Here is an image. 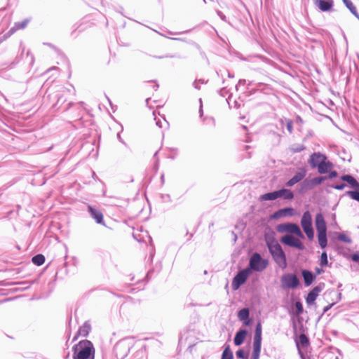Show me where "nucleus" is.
Instances as JSON below:
<instances>
[{
  "label": "nucleus",
  "mask_w": 359,
  "mask_h": 359,
  "mask_svg": "<svg viewBox=\"0 0 359 359\" xmlns=\"http://www.w3.org/2000/svg\"><path fill=\"white\" fill-rule=\"evenodd\" d=\"M72 359H95V348L93 344L83 339L75 344L72 348Z\"/></svg>",
  "instance_id": "nucleus-1"
},
{
  "label": "nucleus",
  "mask_w": 359,
  "mask_h": 359,
  "mask_svg": "<svg viewBox=\"0 0 359 359\" xmlns=\"http://www.w3.org/2000/svg\"><path fill=\"white\" fill-rule=\"evenodd\" d=\"M268 264V259H263L258 252H255L250 257L246 269H249L250 273L252 271L262 272L267 267Z\"/></svg>",
  "instance_id": "nucleus-2"
},
{
  "label": "nucleus",
  "mask_w": 359,
  "mask_h": 359,
  "mask_svg": "<svg viewBox=\"0 0 359 359\" xmlns=\"http://www.w3.org/2000/svg\"><path fill=\"white\" fill-rule=\"evenodd\" d=\"M269 253L275 262L281 268L287 266V257L280 244H276L268 248Z\"/></svg>",
  "instance_id": "nucleus-3"
},
{
  "label": "nucleus",
  "mask_w": 359,
  "mask_h": 359,
  "mask_svg": "<svg viewBox=\"0 0 359 359\" xmlns=\"http://www.w3.org/2000/svg\"><path fill=\"white\" fill-rule=\"evenodd\" d=\"M278 233H289L294 234L298 238H304V235L300 229V227L295 223L285 222L278 224L276 227Z\"/></svg>",
  "instance_id": "nucleus-4"
},
{
  "label": "nucleus",
  "mask_w": 359,
  "mask_h": 359,
  "mask_svg": "<svg viewBox=\"0 0 359 359\" xmlns=\"http://www.w3.org/2000/svg\"><path fill=\"white\" fill-rule=\"evenodd\" d=\"M281 287L283 290L296 289L300 285V280L294 273H287L280 278Z\"/></svg>",
  "instance_id": "nucleus-5"
},
{
  "label": "nucleus",
  "mask_w": 359,
  "mask_h": 359,
  "mask_svg": "<svg viewBox=\"0 0 359 359\" xmlns=\"http://www.w3.org/2000/svg\"><path fill=\"white\" fill-rule=\"evenodd\" d=\"M250 273L248 269H243L237 272L234 276L231 283V287L233 290H238L248 280Z\"/></svg>",
  "instance_id": "nucleus-6"
},
{
  "label": "nucleus",
  "mask_w": 359,
  "mask_h": 359,
  "mask_svg": "<svg viewBox=\"0 0 359 359\" xmlns=\"http://www.w3.org/2000/svg\"><path fill=\"white\" fill-rule=\"evenodd\" d=\"M280 241L287 246L294 248L299 250H303L305 248L304 245L300 240L290 234H285L281 236Z\"/></svg>",
  "instance_id": "nucleus-7"
},
{
  "label": "nucleus",
  "mask_w": 359,
  "mask_h": 359,
  "mask_svg": "<svg viewBox=\"0 0 359 359\" xmlns=\"http://www.w3.org/2000/svg\"><path fill=\"white\" fill-rule=\"evenodd\" d=\"M325 284L323 282L319 283L316 286L313 287L306 297V302L308 305H312L315 303L317 297L322 290L325 288Z\"/></svg>",
  "instance_id": "nucleus-8"
},
{
  "label": "nucleus",
  "mask_w": 359,
  "mask_h": 359,
  "mask_svg": "<svg viewBox=\"0 0 359 359\" xmlns=\"http://www.w3.org/2000/svg\"><path fill=\"white\" fill-rule=\"evenodd\" d=\"M87 212H88L90 217L93 219L97 224L106 226L103 214L98 208L95 206L88 205Z\"/></svg>",
  "instance_id": "nucleus-9"
},
{
  "label": "nucleus",
  "mask_w": 359,
  "mask_h": 359,
  "mask_svg": "<svg viewBox=\"0 0 359 359\" xmlns=\"http://www.w3.org/2000/svg\"><path fill=\"white\" fill-rule=\"evenodd\" d=\"M314 6L322 12H331L333 11V0H312Z\"/></svg>",
  "instance_id": "nucleus-10"
},
{
  "label": "nucleus",
  "mask_w": 359,
  "mask_h": 359,
  "mask_svg": "<svg viewBox=\"0 0 359 359\" xmlns=\"http://www.w3.org/2000/svg\"><path fill=\"white\" fill-rule=\"evenodd\" d=\"M30 20L28 18L24 19L21 22H16L14 23V25L8 31L7 33L4 34V39H7L11 35H13L15 32L20 29H25L27 25L29 24Z\"/></svg>",
  "instance_id": "nucleus-11"
},
{
  "label": "nucleus",
  "mask_w": 359,
  "mask_h": 359,
  "mask_svg": "<svg viewBox=\"0 0 359 359\" xmlns=\"http://www.w3.org/2000/svg\"><path fill=\"white\" fill-rule=\"evenodd\" d=\"M294 215V209L291 207H286L275 211L271 215V219H278L281 217H292Z\"/></svg>",
  "instance_id": "nucleus-12"
},
{
  "label": "nucleus",
  "mask_w": 359,
  "mask_h": 359,
  "mask_svg": "<svg viewBox=\"0 0 359 359\" xmlns=\"http://www.w3.org/2000/svg\"><path fill=\"white\" fill-rule=\"evenodd\" d=\"M327 160V156L325 154L319 152H314L310 156L309 163L313 168H317L321 163V161Z\"/></svg>",
  "instance_id": "nucleus-13"
},
{
  "label": "nucleus",
  "mask_w": 359,
  "mask_h": 359,
  "mask_svg": "<svg viewBox=\"0 0 359 359\" xmlns=\"http://www.w3.org/2000/svg\"><path fill=\"white\" fill-rule=\"evenodd\" d=\"M238 319L243 322L244 326H250L252 323V319L250 318V310L248 308H243L238 312Z\"/></svg>",
  "instance_id": "nucleus-14"
},
{
  "label": "nucleus",
  "mask_w": 359,
  "mask_h": 359,
  "mask_svg": "<svg viewBox=\"0 0 359 359\" xmlns=\"http://www.w3.org/2000/svg\"><path fill=\"white\" fill-rule=\"evenodd\" d=\"M300 224L303 231L313 228L312 216L309 210L303 213Z\"/></svg>",
  "instance_id": "nucleus-15"
},
{
  "label": "nucleus",
  "mask_w": 359,
  "mask_h": 359,
  "mask_svg": "<svg viewBox=\"0 0 359 359\" xmlns=\"http://www.w3.org/2000/svg\"><path fill=\"white\" fill-rule=\"evenodd\" d=\"M248 335V331L246 329L240 328L236 332L233 338V344L236 346L242 345L247 336Z\"/></svg>",
  "instance_id": "nucleus-16"
},
{
  "label": "nucleus",
  "mask_w": 359,
  "mask_h": 359,
  "mask_svg": "<svg viewBox=\"0 0 359 359\" xmlns=\"http://www.w3.org/2000/svg\"><path fill=\"white\" fill-rule=\"evenodd\" d=\"M315 225L317 233L327 232V224L322 213H318L315 217Z\"/></svg>",
  "instance_id": "nucleus-17"
},
{
  "label": "nucleus",
  "mask_w": 359,
  "mask_h": 359,
  "mask_svg": "<svg viewBox=\"0 0 359 359\" xmlns=\"http://www.w3.org/2000/svg\"><path fill=\"white\" fill-rule=\"evenodd\" d=\"M301 273L306 287L310 286L316 279V274H314V273L310 270L303 269Z\"/></svg>",
  "instance_id": "nucleus-18"
},
{
  "label": "nucleus",
  "mask_w": 359,
  "mask_h": 359,
  "mask_svg": "<svg viewBox=\"0 0 359 359\" xmlns=\"http://www.w3.org/2000/svg\"><path fill=\"white\" fill-rule=\"evenodd\" d=\"M55 97L57 98V102L53 105V107L57 108V109H61L63 111H67L74 104L72 102H70L67 104V106L63 107V104L66 102V99L63 97V95H60V93H57L55 95Z\"/></svg>",
  "instance_id": "nucleus-19"
},
{
  "label": "nucleus",
  "mask_w": 359,
  "mask_h": 359,
  "mask_svg": "<svg viewBox=\"0 0 359 359\" xmlns=\"http://www.w3.org/2000/svg\"><path fill=\"white\" fill-rule=\"evenodd\" d=\"M341 180L348 183V186L353 189H359V182L351 175L345 174L340 177Z\"/></svg>",
  "instance_id": "nucleus-20"
},
{
  "label": "nucleus",
  "mask_w": 359,
  "mask_h": 359,
  "mask_svg": "<svg viewBox=\"0 0 359 359\" xmlns=\"http://www.w3.org/2000/svg\"><path fill=\"white\" fill-rule=\"evenodd\" d=\"M305 175V171L298 172L295 173V175L286 182V186L288 187L294 186L295 184L302 181L304 178Z\"/></svg>",
  "instance_id": "nucleus-21"
},
{
  "label": "nucleus",
  "mask_w": 359,
  "mask_h": 359,
  "mask_svg": "<svg viewBox=\"0 0 359 359\" xmlns=\"http://www.w3.org/2000/svg\"><path fill=\"white\" fill-rule=\"evenodd\" d=\"M277 193L278 198H282L285 200H292L294 198V196L293 192L290 189L285 188L277 190Z\"/></svg>",
  "instance_id": "nucleus-22"
},
{
  "label": "nucleus",
  "mask_w": 359,
  "mask_h": 359,
  "mask_svg": "<svg viewBox=\"0 0 359 359\" xmlns=\"http://www.w3.org/2000/svg\"><path fill=\"white\" fill-rule=\"evenodd\" d=\"M296 345L298 350L300 349V347H308L310 345L309 337L305 334H301L299 339L296 340Z\"/></svg>",
  "instance_id": "nucleus-23"
},
{
  "label": "nucleus",
  "mask_w": 359,
  "mask_h": 359,
  "mask_svg": "<svg viewBox=\"0 0 359 359\" xmlns=\"http://www.w3.org/2000/svg\"><path fill=\"white\" fill-rule=\"evenodd\" d=\"M333 167V164L332 162L325 160L321 161V163L317 168L318 172L320 174H326L329 172V170Z\"/></svg>",
  "instance_id": "nucleus-24"
},
{
  "label": "nucleus",
  "mask_w": 359,
  "mask_h": 359,
  "mask_svg": "<svg viewBox=\"0 0 359 359\" xmlns=\"http://www.w3.org/2000/svg\"><path fill=\"white\" fill-rule=\"evenodd\" d=\"M262 324L258 322L255 326L253 344H262Z\"/></svg>",
  "instance_id": "nucleus-25"
},
{
  "label": "nucleus",
  "mask_w": 359,
  "mask_h": 359,
  "mask_svg": "<svg viewBox=\"0 0 359 359\" xmlns=\"http://www.w3.org/2000/svg\"><path fill=\"white\" fill-rule=\"evenodd\" d=\"M313 187V184L311 183V180L306 178L300 184L299 192L303 194L306 191L311 190Z\"/></svg>",
  "instance_id": "nucleus-26"
},
{
  "label": "nucleus",
  "mask_w": 359,
  "mask_h": 359,
  "mask_svg": "<svg viewBox=\"0 0 359 359\" xmlns=\"http://www.w3.org/2000/svg\"><path fill=\"white\" fill-rule=\"evenodd\" d=\"M343 2L349 11L359 20V13L355 6L351 0H343Z\"/></svg>",
  "instance_id": "nucleus-27"
},
{
  "label": "nucleus",
  "mask_w": 359,
  "mask_h": 359,
  "mask_svg": "<svg viewBox=\"0 0 359 359\" xmlns=\"http://www.w3.org/2000/svg\"><path fill=\"white\" fill-rule=\"evenodd\" d=\"M276 199H278L277 190L271 192H267L259 196L260 201H274Z\"/></svg>",
  "instance_id": "nucleus-28"
},
{
  "label": "nucleus",
  "mask_w": 359,
  "mask_h": 359,
  "mask_svg": "<svg viewBox=\"0 0 359 359\" xmlns=\"http://www.w3.org/2000/svg\"><path fill=\"white\" fill-rule=\"evenodd\" d=\"M264 240L267 248L273 247L276 244H279L274 236V232H272L271 234L266 233L264 235Z\"/></svg>",
  "instance_id": "nucleus-29"
},
{
  "label": "nucleus",
  "mask_w": 359,
  "mask_h": 359,
  "mask_svg": "<svg viewBox=\"0 0 359 359\" xmlns=\"http://www.w3.org/2000/svg\"><path fill=\"white\" fill-rule=\"evenodd\" d=\"M318 241L320 248L325 249L327 245V232L318 233Z\"/></svg>",
  "instance_id": "nucleus-30"
},
{
  "label": "nucleus",
  "mask_w": 359,
  "mask_h": 359,
  "mask_svg": "<svg viewBox=\"0 0 359 359\" xmlns=\"http://www.w3.org/2000/svg\"><path fill=\"white\" fill-rule=\"evenodd\" d=\"M91 330V327L89 323L85 322L83 325L79 327L77 334L83 337H87Z\"/></svg>",
  "instance_id": "nucleus-31"
},
{
  "label": "nucleus",
  "mask_w": 359,
  "mask_h": 359,
  "mask_svg": "<svg viewBox=\"0 0 359 359\" xmlns=\"http://www.w3.org/2000/svg\"><path fill=\"white\" fill-rule=\"evenodd\" d=\"M124 348V352L123 353L122 356L126 355L129 352V346L126 344V342L125 340H121L118 341L115 346L114 349L116 351H118L121 348Z\"/></svg>",
  "instance_id": "nucleus-32"
},
{
  "label": "nucleus",
  "mask_w": 359,
  "mask_h": 359,
  "mask_svg": "<svg viewBox=\"0 0 359 359\" xmlns=\"http://www.w3.org/2000/svg\"><path fill=\"white\" fill-rule=\"evenodd\" d=\"M262 344H253L251 359H259Z\"/></svg>",
  "instance_id": "nucleus-33"
},
{
  "label": "nucleus",
  "mask_w": 359,
  "mask_h": 359,
  "mask_svg": "<svg viewBox=\"0 0 359 359\" xmlns=\"http://www.w3.org/2000/svg\"><path fill=\"white\" fill-rule=\"evenodd\" d=\"M221 359H233V351H231L229 345L225 346L222 353Z\"/></svg>",
  "instance_id": "nucleus-34"
},
{
  "label": "nucleus",
  "mask_w": 359,
  "mask_h": 359,
  "mask_svg": "<svg viewBox=\"0 0 359 359\" xmlns=\"http://www.w3.org/2000/svg\"><path fill=\"white\" fill-rule=\"evenodd\" d=\"M32 262L36 266H41L45 262V257L42 254H37L32 258Z\"/></svg>",
  "instance_id": "nucleus-35"
},
{
  "label": "nucleus",
  "mask_w": 359,
  "mask_h": 359,
  "mask_svg": "<svg viewBox=\"0 0 359 359\" xmlns=\"http://www.w3.org/2000/svg\"><path fill=\"white\" fill-rule=\"evenodd\" d=\"M320 265L321 267H326L329 265L327 259V254L326 251H323L320 257Z\"/></svg>",
  "instance_id": "nucleus-36"
},
{
  "label": "nucleus",
  "mask_w": 359,
  "mask_h": 359,
  "mask_svg": "<svg viewBox=\"0 0 359 359\" xmlns=\"http://www.w3.org/2000/svg\"><path fill=\"white\" fill-rule=\"evenodd\" d=\"M304 312V308L302 303L300 301H298L294 304V314L299 316L302 314Z\"/></svg>",
  "instance_id": "nucleus-37"
},
{
  "label": "nucleus",
  "mask_w": 359,
  "mask_h": 359,
  "mask_svg": "<svg viewBox=\"0 0 359 359\" xmlns=\"http://www.w3.org/2000/svg\"><path fill=\"white\" fill-rule=\"evenodd\" d=\"M351 198L359 202V189L348 191L346 193Z\"/></svg>",
  "instance_id": "nucleus-38"
},
{
  "label": "nucleus",
  "mask_w": 359,
  "mask_h": 359,
  "mask_svg": "<svg viewBox=\"0 0 359 359\" xmlns=\"http://www.w3.org/2000/svg\"><path fill=\"white\" fill-rule=\"evenodd\" d=\"M325 180H327V177H325L324 176H319V177H316L313 179H311V183L313 184V187H316V186L320 185Z\"/></svg>",
  "instance_id": "nucleus-39"
},
{
  "label": "nucleus",
  "mask_w": 359,
  "mask_h": 359,
  "mask_svg": "<svg viewBox=\"0 0 359 359\" xmlns=\"http://www.w3.org/2000/svg\"><path fill=\"white\" fill-rule=\"evenodd\" d=\"M236 355L239 359H248L249 357V354L245 352L243 348L238 349L236 352Z\"/></svg>",
  "instance_id": "nucleus-40"
},
{
  "label": "nucleus",
  "mask_w": 359,
  "mask_h": 359,
  "mask_svg": "<svg viewBox=\"0 0 359 359\" xmlns=\"http://www.w3.org/2000/svg\"><path fill=\"white\" fill-rule=\"evenodd\" d=\"M337 238L339 241L346 243H351V239L346 236L344 233H339L338 234Z\"/></svg>",
  "instance_id": "nucleus-41"
},
{
  "label": "nucleus",
  "mask_w": 359,
  "mask_h": 359,
  "mask_svg": "<svg viewBox=\"0 0 359 359\" xmlns=\"http://www.w3.org/2000/svg\"><path fill=\"white\" fill-rule=\"evenodd\" d=\"M305 149L303 144H294L290 148L291 151L294 153H299L303 151Z\"/></svg>",
  "instance_id": "nucleus-42"
},
{
  "label": "nucleus",
  "mask_w": 359,
  "mask_h": 359,
  "mask_svg": "<svg viewBox=\"0 0 359 359\" xmlns=\"http://www.w3.org/2000/svg\"><path fill=\"white\" fill-rule=\"evenodd\" d=\"M86 3L91 7H94L98 4H101L104 6V1L103 0H85Z\"/></svg>",
  "instance_id": "nucleus-43"
},
{
  "label": "nucleus",
  "mask_w": 359,
  "mask_h": 359,
  "mask_svg": "<svg viewBox=\"0 0 359 359\" xmlns=\"http://www.w3.org/2000/svg\"><path fill=\"white\" fill-rule=\"evenodd\" d=\"M77 30H79V33L85 30V27H83L82 25H79L76 28H75L71 33V36L73 37H76L78 36Z\"/></svg>",
  "instance_id": "nucleus-44"
},
{
  "label": "nucleus",
  "mask_w": 359,
  "mask_h": 359,
  "mask_svg": "<svg viewBox=\"0 0 359 359\" xmlns=\"http://www.w3.org/2000/svg\"><path fill=\"white\" fill-rule=\"evenodd\" d=\"M304 232L306 235L309 240H313L314 238V229L311 228L309 229L304 230Z\"/></svg>",
  "instance_id": "nucleus-45"
},
{
  "label": "nucleus",
  "mask_w": 359,
  "mask_h": 359,
  "mask_svg": "<svg viewBox=\"0 0 359 359\" xmlns=\"http://www.w3.org/2000/svg\"><path fill=\"white\" fill-rule=\"evenodd\" d=\"M154 57L156 58H158V59H163V58H174V57H177V58H182V57L180 55H171V54H167V55H160V56H154Z\"/></svg>",
  "instance_id": "nucleus-46"
},
{
  "label": "nucleus",
  "mask_w": 359,
  "mask_h": 359,
  "mask_svg": "<svg viewBox=\"0 0 359 359\" xmlns=\"http://www.w3.org/2000/svg\"><path fill=\"white\" fill-rule=\"evenodd\" d=\"M218 93L221 97H225L229 93V90L227 89L226 86H224L218 91Z\"/></svg>",
  "instance_id": "nucleus-47"
},
{
  "label": "nucleus",
  "mask_w": 359,
  "mask_h": 359,
  "mask_svg": "<svg viewBox=\"0 0 359 359\" xmlns=\"http://www.w3.org/2000/svg\"><path fill=\"white\" fill-rule=\"evenodd\" d=\"M328 172V175L325 176V177H327V180H331L338 176V172L336 170H331L330 172Z\"/></svg>",
  "instance_id": "nucleus-48"
},
{
  "label": "nucleus",
  "mask_w": 359,
  "mask_h": 359,
  "mask_svg": "<svg viewBox=\"0 0 359 359\" xmlns=\"http://www.w3.org/2000/svg\"><path fill=\"white\" fill-rule=\"evenodd\" d=\"M351 259L353 262L359 264V252H353L351 256Z\"/></svg>",
  "instance_id": "nucleus-49"
},
{
  "label": "nucleus",
  "mask_w": 359,
  "mask_h": 359,
  "mask_svg": "<svg viewBox=\"0 0 359 359\" xmlns=\"http://www.w3.org/2000/svg\"><path fill=\"white\" fill-rule=\"evenodd\" d=\"M330 187L337 190H343L345 188L346 184L344 183H339L334 185H331Z\"/></svg>",
  "instance_id": "nucleus-50"
},
{
  "label": "nucleus",
  "mask_w": 359,
  "mask_h": 359,
  "mask_svg": "<svg viewBox=\"0 0 359 359\" xmlns=\"http://www.w3.org/2000/svg\"><path fill=\"white\" fill-rule=\"evenodd\" d=\"M286 128L287 129V130L291 133L292 132V130H293V123H292V121L289 120L287 122V124H286Z\"/></svg>",
  "instance_id": "nucleus-51"
},
{
  "label": "nucleus",
  "mask_w": 359,
  "mask_h": 359,
  "mask_svg": "<svg viewBox=\"0 0 359 359\" xmlns=\"http://www.w3.org/2000/svg\"><path fill=\"white\" fill-rule=\"evenodd\" d=\"M217 15L224 22H227L226 15L220 11L217 10Z\"/></svg>",
  "instance_id": "nucleus-52"
},
{
  "label": "nucleus",
  "mask_w": 359,
  "mask_h": 359,
  "mask_svg": "<svg viewBox=\"0 0 359 359\" xmlns=\"http://www.w3.org/2000/svg\"><path fill=\"white\" fill-rule=\"evenodd\" d=\"M161 198L164 202H171V197L169 194H162Z\"/></svg>",
  "instance_id": "nucleus-53"
},
{
  "label": "nucleus",
  "mask_w": 359,
  "mask_h": 359,
  "mask_svg": "<svg viewBox=\"0 0 359 359\" xmlns=\"http://www.w3.org/2000/svg\"><path fill=\"white\" fill-rule=\"evenodd\" d=\"M291 321H292V326L294 332L296 334L297 332L296 320H295V319L294 318H292Z\"/></svg>",
  "instance_id": "nucleus-54"
},
{
  "label": "nucleus",
  "mask_w": 359,
  "mask_h": 359,
  "mask_svg": "<svg viewBox=\"0 0 359 359\" xmlns=\"http://www.w3.org/2000/svg\"><path fill=\"white\" fill-rule=\"evenodd\" d=\"M323 267H321V268H319V267H316L315 268V273L314 274H316V276L323 273L324 272V270L323 269Z\"/></svg>",
  "instance_id": "nucleus-55"
},
{
  "label": "nucleus",
  "mask_w": 359,
  "mask_h": 359,
  "mask_svg": "<svg viewBox=\"0 0 359 359\" xmlns=\"http://www.w3.org/2000/svg\"><path fill=\"white\" fill-rule=\"evenodd\" d=\"M158 151H156L154 154V158L156 160L155 167L157 169L158 166Z\"/></svg>",
  "instance_id": "nucleus-56"
},
{
  "label": "nucleus",
  "mask_w": 359,
  "mask_h": 359,
  "mask_svg": "<svg viewBox=\"0 0 359 359\" xmlns=\"http://www.w3.org/2000/svg\"><path fill=\"white\" fill-rule=\"evenodd\" d=\"M191 31V29H187V30H185L183 32H172L169 31L168 33L170 34L177 35V34H182L189 33Z\"/></svg>",
  "instance_id": "nucleus-57"
},
{
  "label": "nucleus",
  "mask_w": 359,
  "mask_h": 359,
  "mask_svg": "<svg viewBox=\"0 0 359 359\" xmlns=\"http://www.w3.org/2000/svg\"><path fill=\"white\" fill-rule=\"evenodd\" d=\"M246 83V80L245 79H240L238 82V84L236 86V90H238V87L239 86L241 85H245Z\"/></svg>",
  "instance_id": "nucleus-58"
},
{
  "label": "nucleus",
  "mask_w": 359,
  "mask_h": 359,
  "mask_svg": "<svg viewBox=\"0 0 359 359\" xmlns=\"http://www.w3.org/2000/svg\"><path fill=\"white\" fill-rule=\"evenodd\" d=\"M334 304L335 303H332V304L325 306L323 309V313L327 312L334 305Z\"/></svg>",
  "instance_id": "nucleus-59"
},
{
  "label": "nucleus",
  "mask_w": 359,
  "mask_h": 359,
  "mask_svg": "<svg viewBox=\"0 0 359 359\" xmlns=\"http://www.w3.org/2000/svg\"><path fill=\"white\" fill-rule=\"evenodd\" d=\"M148 82H149V83H151V82H154V83H155V84H154V86H153V88H154V90H156H156L158 89V88H159V85H158V83H157V81H149Z\"/></svg>",
  "instance_id": "nucleus-60"
},
{
  "label": "nucleus",
  "mask_w": 359,
  "mask_h": 359,
  "mask_svg": "<svg viewBox=\"0 0 359 359\" xmlns=\"http://www.w3.org/2000/svg\"><path fill=\"white\" fill-rule=\"evenodd\" d=\"M154 119L156 121V124L157 126H158L161 128L163 127L162 125L161 121L160 119H157L156 117Z\"/></svg>",
  "instance_id": "nucleus-61"
},
{
  "label": "nucleus",
  "mask_w": 359,
  "mask_h": 359,
  "mask_svg": "<svg viewBox=\"0 0 359 359\" xmlns=\"http://www.w3.org/2000/svg\"><path fill=\"white\" fill-rule=\"evenodd\" d=\"M117 138L119 140L120 142H121L123 144L126 145V143L124 142V140L122 139L120 133H117Z\"/></svg>",
  "instance_id": "nucleus-62"
},
{
  "label": "nucleus",
  "mask_w": 359,
  "mask_h": 359,
  "mask_svg": "<svg viewBox=\"0 0 359 359\" xmlns=\"http://www.w3.org/2000/svg\"><path fill=\"white\" fill-rule=\"evenodd\" d=\"M231 97H232V94H231V93H229V96H228V97H227V99H226V102H227V103H228V104H229V107L230 108H231V107H232V106H231V103H230V100H231Z\"/></svg>",
  "instance_id": "nucleus-63"
},
{
  "label": "nucleus",
  "mask_w": 359,
  "mask_h": 359,
  "mask_svg": "<svg viewBox=\"0 0 359 359\" xmlns=\"http://www.w3.org/2000/svg\"><path fill=\"white\" fill-rule=\"evenodd\" d=\"M241 107L240 103L237 100H234L233 102V107L236 109H238Z\"/></svg>",
  "instance_id": "nucleus-64"
}]
</instances>
